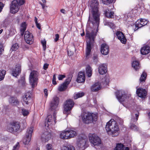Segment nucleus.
<instances>
[{"instance_id": "e433bc0d", "label": "nucleus", "mask_w": 150, "mask_h": 150, "mask_svg": "<svg viewBox=\"0 0 150 150\" xmlns=\"http://www.w3.org/2000/svg\"><path fill=\"white\" fill-rule=\"evenodd\" d=\"M104 24L105 25L109 26L112 29H114L115 28V24L112 22L105 21Z\"/></svg>"}, {"instance_id": "052dcab7", "label": "nucleus", "mask_w": 150, "mask_h": 150, "mask_svg": "<svg viewBox=\"0 0 150 150\" xmlns=\"http://www.w3.org/2000/svg\"><path fill=\"white\" fill-rule=\"evenodd\" d=\"M3 47V45L0 43V54H1L2 49Z\"/></svg>"}, {"instance_id": "680f3d73", "label": "nucleus", "mask_w": 150, "mask_h": 150, "mask_svg": "<svg viewBox=\"0 0 150 150\" xmlns=\"http://www.w3.org/2000/svg\"><path fill=\"white\" fill-rule=\"evenodd\" d=\"M35 21L36 24V27L38 28V20L36 17H35Z\"/></svg>"}, {"instance_id": "4d7b16f0", "label": "nucleus", "mask_w": 150, "mask_h": 150, "mask_svg": "<svg viewBox=\"0 0 150 150\" xmlns=\"http://www.w3.org/2000/svg\"><path fill=\"white\" fill-rule=\"evenodd\" d=\"M49 66V64L47 63L45 64L43 66V69L46 70L48 68Z\"/></svg>"}, {"instance_id": "5701e85b", "label": "nucleus", "mask_w": 150, "mask_h": 150, "mask_svg": "<svg viewBox=\"0 0 150 150\" xmlns=\"http://www.w3.org/2000/svg\"><path fill=\"white\" fill-rule=\"evenodd\" d=\"M21 66L19 65H17L14 69H13L12 71V75L16 77L21 73Z\"/></svg>"}, {"instance_id": "49530a36", "label": "nucleus", "mask_w": 150, "mask_h": 150, "mask_svg": "<svg viewBox=\"0 0 150 150\" xmlns=\"http://www.w3.org/2000/svg\"><path fill=\"white\" fill-rule=\"evenodd\" d=\"M56 74H54L52 80V83L53 84L55 85L57 84V83L56 81Z\"/></svg>"}, {"instance_id": "a18cd8bd", "label": "nucleus", "mask_w": 150, "mask_h": 150, "mask_svg": "<svg viewBox=\"0 0 150 150\" xmlns=\"http://www.w3.org/2000/svg\"><path fill=\"white\" fill-rule=\"evenodd\" d=\"M22 113L24 116H26L29 114V112L28 110L24 109H22Z\"/></svg>"}, {"instance_id": "aec40b11", "label": "nucleus", "mask_w": 150, "mask_h": 150, "mask_svg": "<svg viewBox=\"0 0 150 150\" xmlns=\"http://www.w3.org/2000/svg\"><path fill=\"white\" fill-rule=\"evenodd\" d=\"M116 35L118 39L123 44H125L126 43L127 39L125 37L124 34L120 31H117L116 33Z\"/></svg>"}, {"instance_id": "c756f323", "label": "nucleus", "mask_w": 150, "mask_h": 150, "mask_svg": "<svg viewBox=\"0 0 150 150\" xmlns=\"http://www.w3.org/2000/svg\"><path fill=\"white\" fill-rule=\"evenodd\" d=\"M132 67L136 71L138 70L140 68V64L139 62L136 61L133 62L132 63Z\"/></svg>"}, {"instance_id": "ea45409f", "label": "nucleus", "mask_w": 150, "mask_h": 150, "mask_svg": "<svg viewBox=\"0 0 150 150\" xmlns=\"http://www.w3.org/2000/svg\"><path fill=\"white\" fill-rule=\"evenodd\" d=\"M41 42L42 45L43 50L44 51H45L46 48V41L44 39L43 40H41Z\"/></svg>"}, {"instance_id": "338daca9", "label": "nucleus", "mask_w": 150, "mask_h": 150, "mask_svg": "<svg viewBox=\"0 0 150 150\" xmlns=\"http://www.w3.org/2000/svg\"><path fill=\"white\" fill-rule=\"evenodd\" d=\"M105 81L106 83L107 84L108 83V82H109V80L108 79L107 80L106 79L105 80Z\"/></svg>"}, {"instance_id": "6ab92c4d", "label": "nucleus", "mask_w": 150, "mask_h": 150, "mask_svg": "<svg viewBox=\"0 0 150 150\" xmlns=\"http://www.w3.org/2000/svg\"><path fill=\"white\" fill-rule=\"evenodd\" d=\"M100 52L102 54L104 55L108 54L109 52L108 46L105 43L102 44L100 47Z\"/></svg>"}, {"instance_id": "bf43d9fd", "label": "nucleus", "mask_w": 150, "mask_h": 150, "mask_svg": "<svg viewBox=\"0 0 150 150\" xmlns=\"http://www.w3.org/2000/svg\"><path fill=\"white\" fill-rule=\"evenodd\" d=\"M44 93L45 94V96L47 98L48 96L47 90L46 89L44 90Z\"/></svg>"}, {"instance_id": "2f4dec72", "label": "nucleus", "mask_w": 150, "mask_h": 150, "mask_svg": "<svg viewBox=\"0 0 150 150\" xmlns=\"http://www.w3.org/2000/svg\"><path fill=\"white\" fill-rule=\"evenodd\" d=\"M21 27L22 28L20 29L21 34V36H23L26 29L27 27L26 23L25 22H23L21 24Z\"/></svg>"}, {"instance_id": "de8ad7c7", "label": "nucleus", "mask_w": 150, "mask_h": 150, "mask_svg": "<svg viewBox=\"0 0 150 150\" xmlns=\"http://www.w3.org/2000/svg\"><path fill=\"white\" fill-rule=\"evenodd\" d=\"M135 116L136 117L135 119L134 117H132V118L131 120H132V122L133 121V122H137V121L138 120L139 115L137 114H135Z\"/></svg>"}, {"instance_id": "79ce46f5", "label": "nucleus", "mask_w": 150, "mask_h": 150, "mask_svg": "<svg viewBox=\"0 0 150 150\" xmlns=\"http://www.w3.org/2000/svg\"><path fill=\"white\" fill-rule=\"evenodd\" d=\"M146 73H143L141 76L140 80V82L145 81L146 79Z\"/></svg>"}, {"instance_id": "0eeeda50", "label": "nucleus", "mask_w": 150, "mask_h": 150, "mask_svg": "<svg viewBox=\"0 0 150 150\" xmlns=\"http://www.w3.org/2000/svg\"><path fill=\"white\" fill-rule=\"evenodd\" d=\"M117 98L119 101L122 104V102L127 100L129 98V95L127 94L123 91H117L115 93Z\"/></svg>"}, {"instance_id": "09e8293b", "label": "nucleus", "mask_w": 150, "mask_h": 150, "mask_svg": "<svg viewBox=\"0 0 150 150\" xmlns=\"http://www.w3.org/2000/svg\"><path fill=\"white\" fill-rule=\"evenodd\" d=\"M19 143L18 142L16 145L14 146L13 150H18L19 148Z\"/></svg>"}, {"instance_id": "f257e3e1", "label": "nucleus", "mask_w": 150, "mask_h": 150, "mask_svg": "<svg viewBox=\"0 0 150 150\" xmlns=\"http://www.w3.org/2000/svg\"><path fill=\"white\" fill-rule=\"evenodd\" d=\"M105 129L108 134L112 137H116L119 133V128L117 122L112 119L107 123Z\"/></svg>"}, {"instance_id": "4468645a", "label": "nucleus", "mask_w": 150, "mask_h": 150, "mask_svg": "<svg viewBox=\"0 0 150 150\" xmlns=\"http://www.w3.org/2000/svg\"><path fill=\"white\" fill-rule=\"evenodd\" d=\"M11 127L8 129V130L11 133L17 132L20 127V123L16 121H13L10 122Z\"/></svg>"}, {"instance_id": "6e6d98bb", "label": "nucleus", "mask_w": 150, "mask_h": 150, "mask_svg": "<svg viewBox=\"0 0 150 150\" xmlns=\"http://www.w3.org/2000/svg\"><path fill=\"white\" fill-rule=\"evenodd\" d=\"M55 38H54V41L55 42H57L59 39V35L58 34H57L55 35Z\"/></svg>"}, {"instance_id": "864d4df0", "label": "nucleus", "mask_w": 150, "mask_h": 150, "mask_svg": "<svg viewBox=\"0 0 150 150\" xmlns=\"http://www.w3.org/2000/svg\"><path fill=\"white\" fill-rule=\"evenodd\" d=\"M19 82L21 83L22 85H23L25 83V78L24 77H22L21 79L19 81Z\"/></svg>"}, {"instance_id": "dca6fc26", "label": "nucleus", "mask_w": 150, "mask_h": 150, "mask_svg": "<svg viewBox=\"0 0 150 150\" xmlns=\"http://www.w3.org/2000/svg\"><path fill=\"white\" fill-rule=\"evenodd\" d=\"M147 23V21L145 19H141L140 20H138L135 24L134 31H135L139 28L146 25Z\"/></svg>"}, {"instance_id": "4be33fe9", "label": "nucleus", "mask_w": 150, "mask_h": 150, "mask_svg": "<svg viewBox=\"0 0 150 150\" xmlns=\"http://www.w3.org/2000/svg\"><path fill=\"white\" fill-rule=\"evenodd\" d=\"M136 93L139 97L143 98L146 97L147 92L145 89L139 88L137 89Z\"/></svg>"}, {"instance_id": "a19ab883", "label": "nucleus", "mask_w": 150, "mask_h": 150, "mask_svg": "<svg viewBox=\"0 0 150 150\" xmlns=\"http://www.w3.org/2000/svg\"><path fill=\"white\" fill-rule=\"evenodd\" d=\"M18 48V45L17 43L14 44L12 46L11 50L12 51H16Z\"/></svg>"}, {"instance_id": "a878e982", "label": "nucleus", "mask_w": 150, "mask_h": 150, "mask_svg": "<svg viewBox=\"0 0 150 150\" xmlns=\"http://www.w3.org/2000/svg\"><path fill=\"white\" fill-rule=\"evenodd\" d=\"M140 52L142 55L148 54L150 52V47L147 45L143 46L141 48Z\"/></svg>"}, {"instance_id": "e2e57ef3", "label": "nucleus", "mask_w": 150, "mask_h": 150, "mask_svg": "<svg viewBox=\"0 0 150 150\" xmlns=\"http://www.w3.org/2000/svg\"><path fill=\"white\" fill-rule=\"evenodd\" d=\"M4 4L1 2L0 3V8H3L4 6Z\"/></svg>"}, {"instance_id": "cd10ccee", "label": "nucleus", "mask_w": 150, "mask_h": 150, "mask_svg": "<svg viewBox=\"0 0 150 150\" xmlns=\"http://www.w3.org/2000/svg\"><path fill=\"white\" fill-rule=\"evenodd\" d=\"M105 15L106 17L109 18H113L114 13L113 11L110 10H108L105 11Z\"/></svg>"}, {"instance_id": "473e14b6", "label": "nucleus", "mask_w": 150, "mask_h": 150, "mask_svg": "<svg viewBox=\"0 0 150 150\" xmlns=\"http://www.w3.org/2000/svg\"><path fill=\"white\" fill-rule=\"evenodd\" d=\"M84 95L85 93L82 92L75 93L73 97L74 99L76 100L79 98L82 97Z\"/></svg>"}, {"instance_id": "a211bd4d", "label": "nucleus", "mask_w": 150, "mask_h": 150, "mask_svg": "<svg viewBox=\"0 0 150 150\" xmlns=\"http://www.w3.org/2000/svg\"><path fill=\"white\" fill-rule=\"evenodd\" d=\"M8 102L10 105L13 106H16L19 105V101L15 96H10L8 99Z\"/></svg>"}, {"instance_id": "603ef678", "label": "nucleus", "mask_w": 150, "mask_h": 150, "mask_svg": "<svg viewBox=\"0 0 150 150\" xmlns=\"http://www.w3.org/2000/svg\"><path fill=\"white\" fill-rule=\"evenodd\" d=\"M93 58V61L96 64L98 61V56L96 55H94Z\"/></svg>"}, {"instance_id": "c85d7f7f", "label": "nucleus", "mask_w": 150, "mask_h": 150, "mask_svg": "<svg viewBox=\"0 0 150 150\" xmlns=\"http://www.w3.org/2000/svg\"><path fill=\"white\" fill-rule=\"evenodd\" d=\"M31 96L29 94V93H25L23 97V101L26 104H29L28 101L31 99Z\"/></svg>"}, {"instance_id": "774afa93", "label": "nucleus", "mask_w": 150, "mask_h": 150, "mask_svg": "<svg viewBox=\"0 0 150 150\" xmlns=\"http://www.w3.org/2000/svg\"><path fill=\"white\" fill-rule=\"evenodd\" d=\"M84 35H85V33H84V31H83V32L81 34V35L82 36H84Z\"/></svg>"}, {"instance_id": "393cba45", "label": "nucleus", "mask_w": 150, "mask_h": 150, "mask_svg": "<svg viewBox=\"0 0 150 150\" xmlns=\"http://www.w3.org/2000/svg\"><path fill=\"white\" fill-rule=\"evenodd\" d=\"M85 80V76L84 72H80L79 73L76 81L78 83H82Z\"/></svg>"}, {"instance_id": "0e129e2a", "label": "nucleus", "mask_w": 150, "mask_h": 150, "mask_svg": "<svg viewBox=\"0 0 150 150\" xmlns=\"http://www.w3.org/2000/svg\"><path fill=\"white\" fill-rule=\"evenodd\" d=\"M60 11H61V12H62V13H63L64 14H65V10L64 9H62Z\"/></svg>"}, {"instance_id": "9b49d317", "label": "nucleus", "mask_w": 150, "mask_h": 150, "mask_svg": "<svg viewBox=\"0 0 150 150\" xmlns=\"http://www.w3.org/2000/svg\"><path fill=\"white\" fill-rule=\"evenodd\" d=\"M29 82L32 88L37 85L38 81L37 72L36 71H32L29 76Z\"/></svg>"}, {"instance_id": "5fc2aeb1", "label": "nucleus", "mask_w": 150, "mask_h": 150, "mask_svg": "<svg viewBox=\"0 0 150 150\" xmlns=\"http://www.w3.org/2000/svg\"><path fill=\"white\" fill-rule=\"evenodd\" d=\"M52 146L51 144H48L47 145V150H52Z\"/></svg>"}, {"instance_id": "20e7f679", "label": "nucleus", "mask_w": 150, "mask_h": 150, "mask_svg": "<svg viewBox=\"0 0 150 150\" xmlns=\"http://www.w3.org/2000/svg\"><path fill=\"white\" fill-rule=\"evenodd\" d=\"M25 3V0H13L12 1L10 6V12L12 14L17 13L20 9V6Z\"/></svg>"}, {"instance_id": "39448f33", "label": "nucleus", "mask_w": 150, "mask_h": 150, "mask_svg": "<svg viewBox=\"0 0 150 150\" xmlns=\"http://www.w3.org/2000/svg\"><path fill=\"white\" fill-rule=\"evenodd\" d=\"M74 103L73 100L69 99L64 103L63 113L68 115L71 113V110L74 106Z\"/></svg>"}, {"instance_id": "7ed1b4c3", "label": "nucleus", "mask_w": 150, "mask_h": 150, "mask_svg": "<svg viewBox=\"0 0 150 150\" xmlns=\"http://www.w3.org/2000/svg\"><path fill=\"white\" fill-rule=\"evenodd\" d=\"M95 4L96 5L92 8V13L93 18H91L89 16L87 24L89 25L91 23L94 26H95V27H97L98 28L99 24V15L98 13V8L97 6L98 4L96 2Z\"/></svg>"}, {"instance_id": "7c9ffc66", "label": "nucleus", "mask_w": 150, "mask_h": 150, "mask_svg": "<svg viewBox=\"0 0 150 150\" xmlns=\"http://www.w3.org/2000/svg\"><path fill=\"white\" fill-rule=\"evenodd\" d=\"M86 73L88 77L91 76L92 74V70L91 67L89 65H88L86 68Z\"/></svg>"}, {"instance_id": "423d86ee", "label": "nucleus", "mask_w": 150, "mask_h": 150, "mask_svg": "<svg viewBox=\"0 0 150 150\" xmlns=\"http://www.w3.org/2000/svg\"><path fill=\"white\" fill-rule=\"evenodd\" d=\"M83 120L86 124H88L97 120V116L94 114L88 112L86 113L83 116Z\"/></svg>"}, {"instance_id": "412c9836", "label": "nucleus", "mask_w": 150, "mask_h": 150, "mask_svg": "<svg viewBox=\"0 0 150 150\" xmlns=\"http://www.w3.org/2000/svg\"><path fill=\"white\" fill-rule=\"evenodd\" d=\"M51 134L48 132H45L41 135V139L43 142H46L49 140L51 137Z\"/></svg>"}, {"instance_id": "2eb2a0df", "label": "nucleus", "mask_w": 150, "mask_h": 150, "mask_svg": "<svg viewBox=\"0 0 150 150\" xmlns=\"http://www.w3.org/2000/svg\"><path fill=\"white\" fill-rule=\"evenodd\" d=\"M24 39L26 42L28 44H32L33 40V35L28 31H25L24 34Z\"/></svg>"}, {"instance_id": "f03ea898", "label": "nucleus", "mask_w": 150, "mask_h": 150, "mask_svg": "<svg viewBox=\"0 0 150 150\" xmlns=\"http://www.w3.org/2000/svg\"><path fill=\"white\" fill-rule=\"evenodd\" d=\"M96 33H94L92 30L91 32L87 30L86 33V36L89 39V40L86 42V56L87 58L90 54L93 44L94 42V38L96 35Z\"/></svg>"}, {"instance_id": "c03bdc74", "label": "nucleus", "mask_w": 150, "mask_h": 150, "mask_svg": "<svg viewBox=\"0 0 150 150\" xmlns=\"http://www.w3.org/2000/svg\"><path fill=\"white\" fill-rule=\"evenodd\" d=\"M72 77L71 76H69L66 80L65 82L64 83H65L67 86L69 84L70 82L71 81Z\"/></svg>"}, {"instance_id": "f704fd0d", "label": "nucleus", "mask_w": 150, "mask_h": 150, "mask_svg": "<svg viewBox=\"0 0 150 150\" xmlns=\"http://www.w3.org/2000/svg\"><path fill=\"white\" fill-rule=\"evenodd\" d=\"M136 122H133V121L132 122L131 120L130 122V128L134 130H138V128L137 126L136 125Z\"/></svg>"}, {"instance_id": "bb28decb", "label": "nucleus", "mask_w": 150, "mask_h": 150, "mask_svg": "<svg viewBox=\"0 0 150 150\" xmlns=\"http://www.w3.org/2000/svg\"><path fill=\"white\" fill-rule=\"evenodd\" d=\"M101 86L99 82L95 83L93 84L91 88V90L93 92H96L100 90Z\"/></svg>"}, {"instance_id": "6e6552de", "label": "nucleus", "mask_w": 150, "mask_h": 150, "mask_svg": "<svg viewBox=\"0 0 150 150\" xmlns=\"http://www.w3.org/2000/svg\"><path fill=\"white\" fill-rule=\"evenodd\" d=\"M76 135L77 133L76 131L70 130L62 132L60 134V137L63 139H67L74 137Z\"/></svg>"}, {"instance_id": "1a4fd4ad", "label": "nucleus", "mask_w": 150, "mask_h": 150, "mask_svg": "<svg viewBox=\"0 0 150 150\" xmlns=\"http://www.w3.org/2000/svg\"><path fill=\"white\" fill-rule=\"evenodd\" d=\"M33 130L34 127H31L28 128L23 139V143L25 144H28L30 141Z\"/></svg>"}, {"instance_id": "72a5a7b5", "label": "nucleus", "mask_w": 150, "mask_h": 150, "mask_svg": "<svg viewBox=\"0 0 150 150\" xmlns=\"http://www.w3.org/2000/svg\"><path fill=\"white\" fill-rule=\"evenodd\" d=\"M68 86L65 83H63L59 86L58 88V90L59 91H63L65 90L67 88Z\"/></svg>"}, {"instance_id": "f3484780", "label": "nucleus", "mask_w": 150, "mask_h": 150, "mask_svg": "<svg viewBox=\"0 0 150 150\" xmlns=\"http://www.w3.org/2000/svg\"><path fill=\"white\" fill-rule=\"evenodd\" d=\"M59 102V98L57 96H54L50 104V109L54 110L56 109Z\"/></svg>"}, {"instance_id": "4c0bfd02", "label": "nucleus", "mask_w": 150, "mask_h": 150, "mask_svg": "<svg viewBox=\"0 0 150 150\" xmlns=\"http://www.w3.org/2000/svg\"><path fill=\"white\" fill-rule=\"evenodd\" d=\"M6 71L4 70L0 71V81L3 80L5 77Z\"/></svg>"}, {"instance_id": "9d476101", "label": "nucleus", "mask_w": 150, "mask_h": 150, "mask_svg": "<svg viewBox=\"0 0 150 150\" xmlns=\"http://www.w3.org/2000/svg\"><path fill=\"white\" fill-rule=\"evenodd\" d=\"M88 137L90 142L94 145L98 146L101 144L100 139L96 134L90 133Z\"/></svg>"}, {"instance_id": "8fccbe9b", "label": "nucleus", "mask_w": 150, "mask_h": 150, "mask_svg": "<svg viewBox=\"0 0 150 150\" xmlns=\"http://www.w3.org/2000/svg\"><path fill=\"white\" fill-rule=\"evenodd\" d=\"M66 77V76L64 75L59 74L58 75V78L59 80H62L63 79L65 78Z\"/></svg>"}, {"instance_id": "f8f14e48", "label": "nucleus", "mask_w": 150, "mask_h": 150, "mask_svg": "<svg viewBox=\"0 0 150 150\" xmlns=\"http://www.w3.org/2000/svg\"><path fill=\"white\" fill-rule=\"evenodd\" d=\"M53 119L51 115H48L46 120H47V122L45 124V128H50V127H51V125H55L56 123V116L55 112L53 113Z\"/></svg>"}, {"instance_id": "ddd939ff", "label": "nucleus", "mask_w": 150, "mask_h": 150, "mask_svg": "<svg viewBox=\"0 0 150 150\" xmlns=\"http://www.w3.org/2000/svg\"><path fill=\"white\" fill-rule=\"evenodd\" d=\"M87 140L86 138L82 137H79L77 139V144L81 150H84L88 146L86 143Z\"/></svg>"}, {"instance_id": "37998d69", "label": "nucleus", "mask_w": 150, "mask_h": 150, "mask_svg": "<svg viewBox=\"0 0 150 150\" xmlns=\"http://www.w3.org/2000/svg\"><path fill=\"white\" fill-rule=\"evenodd\" d=\"M114 1V0H102L103 3L105 4L108 5L112 3Z\"/></svg>"}, {"instance_id": "c9c22d12", "label": "nucleus", "mask_w": 150, "mask_h": 150, "mask_svg": "<svg viewBox=\"0 0 150 150\" xmlns=\"http://www.w3.org/2000/svg\"><path fill=\"white\" fill-rule=\"evenodd\" d=\"M124 146L122 144H117L114 150H124Z\"/></svg>"}, {"instance_id": "69168bd1", "label": "nucleus", "mask_w": 150, "mask_h": 150, "mask_svg": "<svg viewBox=\"0 0 150 150\" xmlns=\"http://www.w3.org/2000/svg\"><path fill=\"white\" fill-rule=\"evenodd\" d=\"M41 25H40V24L39 23H38V29L40 30L41 29Z\"/></svg>"}, {"instance_id": "3c124183", "label": "nucleus", "mask_w": 150, "mask_h": 150, "mask_svg": "<svg viewBox=\"0 0 150 150\" xmlns=\"http://www.w3.org/2000/svg\"><path fill=\"white\" fill-rule=\"evenodd\" d=\"M42 1L43 2V3H42L41 2H39V3L41 5L42 8L44 9L45 6V4L46 2V0H42Z\"/></svg>"}, {"instance_id": "b1692460", "label": "nucleus", "mask_w": 150, "mask_h": 150, "mask_svg": "<svg viewBox=\"0 0 150 150\" xmlns=\"http://www.w3.org/2000/svg\"><path fill=\"white\" fill-rule=\"evenodd\" d=\"M98 71L99 73L102 75L104 74L107 72V67L105 64H101L98 67Z\"/></svg>"}, {"instance_id": "58836bf2", "label": "nucleus", "mask_w": 150, "mask_h": 150, "mask_svg": "<svg viewBox=\"0 0 150 150\" xmlns=\"http://www.w3.org/2000/svg\"><path fill=\"white\" fill-rule=\"evenodd\" d=\"M62 150H75V148L73 146H63L62 149Z\"/></svg>"}, {"instance_id": "13d9d810", "label": "nucleus", "mask_w": 150, "mask_h": 150, "mask_svg": "<svg viewBox=\"0 0 150 150\" xmlns=\"http://www.w3.org/2000/svg\"><path fill=\"white\" fill-rule=\"evenodd\" d=\"M117 121V122H119L120 124H122L123 123V121L120 118H118Z\"/></svg>"}]
</instances>
